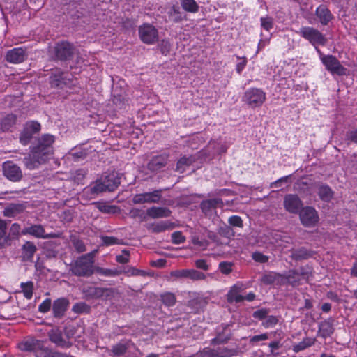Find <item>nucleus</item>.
Listing matches in <instances>:
<instances>
[{
    "label": "nucleus",
    "mask_w": 357,
    "mask_h": 357,
    "mask_svg": "<svg viewBox=\"0 0 357 357\" xmlns=\"http://www.w3.org/2000/svg\"><path fill=\"white\" fill-rule=\"evenodd\" d=\"M169 156V154L164 153L153 157L147 164L148 169L151 172L161 169L167 164Z\"/></svg>",
    "instance_id": "18"
},
{
    "label": "nucleus",
    "mask_w": 357,
    "mask_h": 357,
    "mask_svg": "<svg viewBox=\"0 0 357 357\" xmlns=\"http://www.w3.org/2000/svg\"><path fill=\"white\" fill-rule=\"evenodd\" d=\"M26 208L24 204H10L3 210V215L13 218L22 213Z\"/></svg>",
    "instance_id": "28"
},
{
    "label": "nucleus",
    "mask_w": 357,
    "mask_h": 357,
    "mask_svg": "<svg viewBox=\"0 0 357 357\" xmlns=\"http://www.w3.org/2000/svg\"><path fill=\"white\" fill-rule=\"evenodd\" d=\"M345 139L348 142L357 144V128L347 132Z\"/></svg>",
    "instance_id": "56"
},
{
    "label": "nucleus",
    "mask_w": 357,
    "mask_h": 357,
    "mask_svg": "<svg viewBox=\"0 0 357 357\" xmlns=\"http://www.w3.org/2000/svg\"><path fill=\"white\" fill-rule=\"evenodd\" d=\"M223 202L220 198H213L206 200H204L201 202L200 207L202 211L205 213H209L212 209H215L217 207H222Z\"/></svg>",
    "instance_id": "27"
},
{
    "label": "nucleus",
    "mask_w": 357,
    "mask_h": 357,
    "mask_svg": "<svg viewBox=\"0 0 357 357\" xmlns=\"http://www.w3.org/2000/svg\"><path fill=\"white\" fill-rule=\"evenodd\" d=\"M199 357H216L215 349L206 347L197 353Z\"/></svg>",
    "instance_id": "52"
},
{
    "label": "nucleus",
    "mask_w": 357,
    "mask_h": 357,
    "mask_svg": "<svg viewBox=\"0 0 357 357\" xmlns=\"http://www.w3.org/2000/svg\"><path fill=\"white\" fill-rule=\"evenodd\" d=\"M243 100L252 108L259 107L265 102L266 93L260 89L251 88L245 92Z\"/></svg>",
    "instance_id": "5"
},
{
    "label": "nucleus",
    "mask_w": 357,
    "mask_h": 357,
    "mask_svg": "<svg viewBox=\"0 0 357 357\" xmlns=\"http://www.w3.org/2000/svg\"><path fill=\"white\" fill-rule=\"evenodd\" d=\"M182 8L188 13H197L199 6L195 0H181Z\"/></svg>",
    "instance_id": "38"
},
{
    "label": "nucleus",
    "mask_w": 357,
    "mask_h": 357,
    "mask_svg": "<svg viewBox=\"0 0 357 357\" xmlns=\"http://www.w3.org/2000/svg\"><path fill=\"white\" fill-rule=\"evenodd\" d=\"M95 273L105 276H117L123 273V271L119 269H109L96 266Z\"/></svg>",
    "instance_id": "39"
},
{
    "label": "nucleus",
    "mask_w": 357,
    "mask_h": 357,
    "mask_svg": "<svg viewBox=\"0 0 357 357\" xmlns=\"http://www.w3.org/2000/svg\"><path fill=\"white\" fill-rule=\"evenodd\" d=\"M52 305V301L50 298H46L39 306L38 311L43 313L47 312Z\"/></svg>",
    "instance_id": "58"
},
{
    "label": "nucleus",
    "mask_w": 357,
    "mask_h": 357,
    "mask_svg": "<svg viewBox=\"0 0 357 357\" xmlns=\"http://www.w3.org/2000/svg\"><path fill=\"white\" fill-rule=\"evenodd\" d=\"M161 300L162 303L167 307H172L174 305L176 302L175 295L170 292L161 295Z\"/></svg>",
    "instance_id": "44"
},
{
    "label": "nucleus",
    "mask_w": 357,
    "mask_h": 357,
    "mask_svg": "<svg viewBox=\"0 0 357 357\" xmlns=\"http://www.w3.org/2000/svg\"><path fill=\"white\" fill-rule=\"evenodd\" d=\"M130 252L127 250H122V255H117L116 260L120 264H126L129 261Z\"/></svg>",
    "instance_id": "57"
},
{
    "label": "nucleus",
    "mask_w": 357,
    "mask_h": 357,
    "mask_svg": "<svg viewBox=\"0 0 357 357\" xmlns=\"http://www.w3.org/2000/svg\"><path fill=\"white\" fill-rule=\"evenodd\" d=\"M315 15L318 17L319 22L324 25H327L333 18V15L330 10L325 5H320L315 10Z\"/></svg>",
    "instance_id": "22"
},
{
    "label": "nucleus",
    "mask_w": 357,
    "mask_h": 357,
    "mask_svg": "<svg viewBox=\"0 0 357 357\" xmlns=\"http://www.w3.org/2000/svg\"><path fill=\"white\" fill-rule=\"evenodd\" d=\"M40 344L41 340L31 338L19 343L18 347L21 351L33 352L36 354L37 349L40 348Z\"/></svg>",
    "instance_id": "23"
},
{
    "label": "nucleus",
    "mask_w": 357,
    "mask_h": 357,
    "mask_svg": "<svg viewBox=\"0 0 357 357\" xmlns=\"http://www.w3.org/2000/svg\"><path fill=\"white\" fill-rule=\"evenodd\" d=\"M20 229V226L17 223H14L11 225L10 228V233L9 235L11 236L13 238L17 236L19 234Z\"/></svg>",
    "instance_id": "64"
},
{
    "label": "nucleus",
    "mask_w": 357,
    "mask_h": 357,
    "mask_svg": "<svg viewBox=\"0 0 357 357\" xmlns=\"http://www.w3.org/2000/svg\"><path fill=\"white\" fill-rule=\"evenodd\" d=\"M298 213L302 225L306 227H313L319 221V215L313 207H303Z\"/></svg>",
    "instance_id": "11"
},
{
    "label": "nucleus",
    "mask_w": 357,
    "mask_h": 357,
    "mask_svg": "<svg viewBox=\"0 0 357 357\" xmlns=\"http://www.w3.org/2000/svg\"><path fill=\"white\" fill-rule=\"evenodd\" d=\"M185 241V238L181 231H175L172 234V241L174 244H181Z\"/></svg>",
    "instance_id": "54"
},
{
    "label": "nucleus",
    "mask_w": 357,
    "mask_h": 357,
    "mask_svg": "<svg viewBox=\"0 0 357 357\" xmlns=\"http://www.w3.org/2000/svg\"><path fill=\"white\" fill-rule=\"evenodd\" d=\"M168 17L170 21L175 23H179L183 20H186V15L181 11L178 6H172L167 12Z\"/></svg>",
    "instance_id": "29"
},
{
    "label": "nucleus",
    "mask_w": 357,
    "mask_h": 357,
    "mask_svg": "<svg viewBox=\"0 0 357 357\" xmlns=\"http://www.w3.org/2000/svg\"><path fill=\"white\" fill-rule=\"evenodd\" d=\"M94 252H91L78 257L70 265V271L78 277H90L95 273Z\"/></svg>",
    "instance_id": "2"
},
{
    "label": "nucleus",
    "mask_w": 357,
    "mask_h": 357,
    "mask_svg": "<svg viewBox=\"0 0 357 357\" xmlns=\"http://www.w3.org/2000/svg\"><path fill=\"white\" fill-rule=\"evenodd\" d=\"M299 275L298 271L296 270H291L288 272L287 275H283L282 278H284L286 279V280L291 284H294L295 282H297L298 281V279L297 278V276Z\"/></svg>",
    "instance_id": "49"
},
{
    "label": "nucleus",
    "mask_w": 357,
    "mask_h": 357,
    "mask_svg": "<svg viewBox=\"0 0 357 357\" xmlns=\"http://www.w3.org/2000/svg\"><path fill=\"white\" fill-rule=\"evenodd\" d=\"M23 235H31L38 238H53L59 236V234L55 233L46 234L45 230L41 225H31L29 227H25L22 231Z\"/></svg>",
    "instance_id": "13"
},
{
    "label": "nucleus",
    "mask_w": 357,
    "mask_h": 357,
    "mask_svg": "<svg viewBox=\"0 0 357 357\" xmlns=\"http://www.w3.org/2000/svg\"><path fill=\"white\" fill-rule=\"evenodd\" d=\"M283 206L289 213L298 214L302 209L303 204L297 195L288 194L284 197Z\"/></svg>",
    "instance_id": "12"
},
{
    "label": "nucleus",
    "mask_w": 357,
    "mask_h": 357,
    "mask_svg": "<svg viewBox=\"0 0 357 357\" xmlns=\"http://www.w3.org/2000/svg\"><path fill=\"white\" fill-rule=\"evenodd\" d=\"M26 57V50L22 47H17L13 48L6 53V60L11 63H20L23 62Z\"/></svg>",
    "instance_id": "17"
},
{
    "label": "nucleus",
    "mask_w": 357,
    "mask_h": 357,
    "mask_svg": "<svg viewBox=\"0 0 357 357\" xmlns=\"http://www.w3.org/2000/svg\"><path fill=\"white\" fill-rule=\"evenodd\" d=\"M161 190H156L151 192L135 195L132 198V202L135 204L158 203L161 199Z\"/></svg>",
    "instance_id": "15"
},
{
    "label": "nucleus",
    "mask_w": 357,
    "mask_h": 357,
    "mask_svg": "<svg viewBox=\"0 0 357 357\" xmlns=\"http://www.w3.org/2000/svg\"><path fill=\"white\" fill-rule=\"evenodd\" d=\"M83 294L86 299H98L114 296L115 289L113 288L88 286L83 289Z\"/></svg>",
    "instance_id": "7"
},
{
    "label": "nucleus",
    "mask_w": 357,
    "mask_h": 357,
    "mask_svg": "<svg viewBox=\"0 0 357 357\" xmlns=\"http://www.w3.org/2000/svg\"><path fill=\"white\" fill-rule=\"evenodd\" d=\"M228 222L233 227H243V220L240 216L233 215L229 218Z\"/></svg>",
    "instance_id": "55"
},
{
    "label": "nucleus",
    "mask_w": 357,
    "mask_h": 357,
    "mask_svg": "<svg viewBox=\"0 0 357 357\" xmlns=\"http://www.w3.org/2000/svg\"><path fill=\"white\" fill-rule=\"evenodd\" d=\"M121 178L116 172H112L102 176L96 181L93 187L91 188L92 193H100L105 191L115 190L121 183Z\"/></svg>",
    "instance_id": "3"
},
{
    "label": "nucleus",
    "mask_w": 357,
    "mask_h": 357,
    "mask_svg": "<svg viewBox=\"0 0 357 357\" xmlns=\"http://www.w3.org/2000/svg\"><path fill=\"white\" fill-rule=\"evenodd\" d=\"M2 168L3 175L13 182L20 181L23 176L20 167L11 161L5 162Z\"/></svg>",
    "instance_id": "14"
},
{
    "label": "nucleus",
    "mask_w": 357,
    "mask_h": 357,
    "mask_svg": "<svg viewBox=\"0 0 357 357\" xmlns=\"http://www.w3.org/2000/svg\"><path fill=\"white\" fill-rule=\"evenodd\" d=\"M72 310L75 313L81 314V313H89L91 310V307L84 302H80L75 304L73 306Z\"/></svg>",
    "instance_id": "46"
},
{
    "label": "nucleus",
    "mask_w": 357,
    "mask_h": 357,
    "mask_svg": "<svg viewBox=\"0 0 357 357\" xmlns=\"http://www.w3.org/2000/svg\"><path fill=\"white\" fill-rule=\"evenodd\" d=\"M73 245L75 249L78 252H83L86 250V247L82 241L75 239L73 241Z\"/></svg>",
    "instance_id": "62"
},
{
    "label": "nucleus",
    "mask_w": 357,
    "mask_h": 357,
    "mask_svg": "<svg viewBox=\"0 0 357 357\" xmlns=\"http://www.w3.org/2000/svg\"><path fill=\"white\" fill-rule=\"evenodd\" d=\"M158 47L162 54L167 55L171 50V44L167 40H162Z\"/></svg>",
    "instance_id": "53"
},
{
    "label": "nucleus",
    "mask_w": 357,
    "mask_h": 357,
    "mask_svg": "<svg viewBox=\"0 0 357 357\" xmlns=\"http://www.w3.org/2000/svg\"><path fill=\"white\" fill-rule=\"evenodd\" d=\"M69 301L67 298H60L55 300L52 304L53 314L55 318H61L64 316L68 307Z\"/></svg>",
    "instance_id": "20"
},
{
    "label": "nucleus",
    "mask_w": 357,
    "mask_h": 357,
    "mask_svg": "<svg viewBox=\"0 0 357 357\" xmlns=\"http://www.w3.org/2000/svg\"><path fill=\"white\" fill-rule=\"evenodd\" d=\"M290 178H291V175L282 177V178L278 179L277 181H275V182L272 183L271 184V187H272V188L273 187H276V188L281 187L282 184L283 183H288L289 181Z\"/></svg>",
    "instance_id": "63"
},
{
    "label": "nucleus",
    "mask_w": 357,
    "mask_h": 357,
    "mask_svg": "<svg viewBox=\"0 0 357 357\" xmlns=\"http://www.w3.org/2000/svg\"><path fill=\"white\" fill-rule=\"evenodd\" d=\"M234 266V262L231 261H221L219 264L218 268L220 271L225 275H229L233 271V267Z\"/></svg>",
    "instance_id": "47"
},
{
    "label": "nucleus",
    "mask_w": 357,
    "mask_h": 357,
    "mask_svg": "<svg viewBox=\"0 0 357 357\" xmlns=\"http://www.w3.org/2000/svg\"><path fill=\"white\" fill-rule=\"evenodd\" d=\"M252 258L254 261L258 263H267L269 260V257L264 255L260 252H254L252 254Z\"/></svg>",
    "instance_id": "50"
},
{
    "label": "nucleus",
    "mask_w": 357,
    "mask_h": 357,
    "mask_svg": "<svg viewBox=\"0 0 357 357\" xmlns=\"http://www.w3.org/2000/svg\"><path fill=\"white\" fill-rule=\"evenodd\" d=\"M139 36L141 40L147 45H152L158 40V31L157 29L145 23L139 27Z\"/></svg>",
    "instance_id": "10"
},
{
    "label": "nucleus",
    "mask_w": 357,
    "mask_h": 357,
    "mask_svg": "<svg viewBox=\"0 0 357 357\" xmlns=\"http://www.w3.org/2000/svg\"><path fill=\"white\" fill-rule=\"evenodd\" d=\"M227 325L225 326L223 328V331H225L227 328ZM223 333L224 331L218 332L217 336L211 340V344L218 345L221 344H226L227 342H228V341L230 340L231 338V335L228 334L226 337H222V333Z\"/></svg>",
    "instance_id": "41"
},
{
    "label": "nucleus",
    "mask_w": 357,
    "mask_h": 357,
    "mask_svg": "<svg viewBox=\"0 0 357 357\" xmlns=\"http://www.w3.org/2000/svg\"><path fill=\"white\" fill-rule=\"evenodd\" d=\"M97 208L102 213L107 214H114L119 212L120 209L118 206L114 205H108L105 203L99 202L97 204Z\"/></svg>",
    "instance_id": "40"
},
{
    "label": "nucleus",
    "mask_w": 357,
    "mask_h": 357,
    "mask_svg": "<svg viewBox=\"0 0 357 357\" xmlns=\"http://www.w3.org/2000/svg\"><path fill=\"white\" fill-rule=\"evenodd\" d=\"M208 151V157L213 158L215 155L224 153L227 151V147L224 145H220L215 142H210L207 146Z\"/></svg>",
    "instance_id": "33"
},
{
    "label": "nucleus",
    "mask_w": 357,
    "mask_h": 357,
    "mask_svg": "<svg viewBox=\"0 0 357 357\" xmlns=\"http://www.w3.org/2000/svg\"><path fill=\"white\" fill-rule=\"evenodd\" d=\"M282 277V275L274 272L264 274L260 279L261 283L266 285H270L275 283L280 278Z\"/></svg>",
    "instance_id": "35"
},
{
    "label": "nucleus",
    "mask_w": 357,
    "mask_h": 357,
    "mask_svg": "<svg viewBox=\"0 0 357 357\" xmlns=\"http://www.w3.org/2000/svg\"><path fill=\"white\" fill-rule=\"evenodd\" d=\"M238 353V349L219 347L217 349H215L216 357H232L236 356Z\"/></svg>",
    "instance_id": "37"
},
{
    "label": "nucleus",
    "mask_w": 357,
    "mask_h": 357,
    "mask_svg": "<svg viewBox=\"0 0 357 357\" xmlns=\"http://www.w3.org/2000/svg\"><path fill=\"white\" fill-rule=\"evenodd\" d=\"M290 257L295 261L306 260L311 258L315 254V252L308 250L305 247L300 248H292L291 250Z\"/></svg>",
    "instance_id": "21"
},
{
    "label": "nucleus",
    "mask_w": 357,
    "mask_h": 357,
    "mask_svg": "<svg viewBox=\"0 0 357 357\" xmlns=\"http://www.w3.org/2000/svg\"><path fill=\"white\" fill-rule=\"evenodd\" d=\"M297 33L314 46L325 45L327 41L324 35L314 27L302 26Z\"/></svg>",
    "instance_id": "4"
},
{
    "label": "nucleus",
    "mask_w": 357,
    "mask_h": 357,
    "mask_svg": "<svg viewBox=\"0 0 357 357\" xmlns=\"http://www.w3.org/2000/svg\"><path fill=\"white\" fill-rule=\"evenodd\" d=\"M47 335L49 340L59 347L63 349L70 348L73 345L72 342L64 340L62 332L59 328L51 329L47 333Z\"/></svg>",
    "instance_id": "16"
},
{
    "label": "nucleus",
    "mask_w": 357,
    "mask_h": 357,
    "mask_svg": "<svg viewBox=\"0 0 357 357\" xmlns=\"http://www.w3.org/2000/svg\"><path fill=\"white\" fill-rule=\"evenodd\" d=\"M196 159L194 156L181 157L176 163L175 171L179 173H183L187 167L190 166L195 162Z\"/></svg>",
    "instance_id": "32"
},
{
    "label": "nucleus",
    "mask_w": 357,
    "mask_h": 357,
    "mask_svg": "<svg viewBox=\"0 0 357 357\" xmlns=\"http://www.w3.org/2000/svg\"><path fill=\"white\" fill-rule=\"evenodd\" d=\"M130 340L120 342L114 345L112 348V351L114 356H121L124 355L128 349L129 348Z\"/></svg>",
    "instance_id": "34"
},
{
    "label": "nucleus",
    "mask_w": 357,
    "mask_h": 357,
    "mask_svg": "<svg viewBox=\"0 0 357 357\" xmlns=\"http://www.w3.org/2000/svg\"><path fill=\"white\" fill-rule=\"evenodd\" d=\"M41 126L36 121H29L24 123L20 135V142L22 145H27L35 134L40 132Z\"/></svg>",
    "instance_id": "9"
},
{
    "label": "nucleus",
    "mask_w": 357,
    "mask_h": 357,
    "mask_svg": "<svg viewBox=\"0 0 357 357\" xmlns=\"http://www.w3.org/2000/svg\"><path fill=\"white\" fill-rule=\"evenodd\" d=\"M49 79L52 88L63 89L67 84L64 73L61 69L56 68L52 72Z\"/></svg>",
    "instance_id": "19"
},
{
    "label": "nucleus",
    "mask_w": 357,
    "mask_h": 357,
    "mask_svg": "<svg viewBox=\"0 0 357 357\" xmlns=\"http://www.w3.org/2000/svg\"><path fill=\"white\" fill-rule=\"evenodd\" d=\"M20 287L24 297L27 299H31L33 296V282L31 281L22 282Z\"/></svg>",
    "instance_id": "43"
},
{
    "label": "nucleus",
    "mask_w": 357,
    "mask_h": 357,
    "mask_svg": "<svg viewBox=\"0 0 357 357\" xmlns=\"http://www.w3.org/2000/svg\"><path fill=\"white\" fill-rule=\"evenodd\" d=\"M56 352L52 351L48 347L44 346V342L41 341L40 348L37 349L35 355L36 357H54Z\"/></svg>",
    "instance_id": "42"
},
{
    "label": "nucleus",
    "mask_w": 357,
    "mask_h": 357,
    "mask_svg": "<svg viewBox=\"0 0 357 357\" xmlns=\"http://www.w3.org/2000/svg\"><path fill=\"white\" fill-rule=\"evenodd\" d=\"M16 121L17 116L13 114H8L1 119L0 129L3 132L8 131L14 125H15Z\"/></svg>",
    "instance_id": "30"
},
{
    "label": "nucleus",
    "mask_w": 357,
    "mask_h": 357,
    "mask_svg": "<svg viewBox=\"0 0 357 357\" xmlns=\"http://www.w3.org/2000/svg\"><path fill=\"white\" fill-rule=\"evenodd\" d=\"M22 260L24 261H32L33 257L37 251V248L33 242L26 241L22 245Z\"/></svg>",
    "instance_id": "25"
},
{
    "label": "nucleus",
    "mask_w": 357,
    "mask_h": 357,
    "mask_svg": "<svg viewBox=\"0 0 357 357\" xmlns=\"http://www.w3.org/2000/svg\"><path fill=\"white\" fill-rule=\"evenodd\" d=\"M75 47L67 41L57 43L54 47V59L66 61L73 59Z\"/></svg>",
    "instance_id": "6"
},
{
    "label": "nucleus",
    "mask_w": 357,
    "mask_h": 357,
    "mask_svg": "<svg viewBox=\"0 0 357 357\" xmlns=\"http://www.w3.org/2000/svg\"><path fill=\"white\" fill-rule=\"evenodd\" d=\"M188 278L193 280H204L206 278L205 275L195 269H188Z\"/></svg>",
    "instance_id": "48"
},
{
    "label": "nucleus",
    "mask_w": 357,
    "mask_h": 357,
    "mask_svg": "<svg viewBox=\"0 0 357 357\" xmlns=\"http://www.w3.org/2000/svg\"><path fill=\"white\" fill-rule=\"evenodd\" d=\"M314 343V340L310 338H306L303 340L302 342L296 344L293 347V350L295 352H299L302 350L305 349L306 348L313 345Z\"/></svg>",
    "instance_id": "45"
},
{
    "label": "nucleus",
    "mask_w": 357,
    "mask_h": 357,
    "mask_svg": "<svg viewBox=\"0 0 357 357\" xmlns=\"http://www.w3.org/2000/svg\"><path fill=\"white\" fill-rule=\"evenodd\" d=\"M172 228V223L166 221H161L155 224H152L149 229L153 233H160Z\"/></svg>",
    "instance_id": "36"
},
{
    "label": "nucleus",
    "mask_w": 357,
    "mask_h": 357,
    "mask_svg": "<svg viewBox=\"0 0 357 357\" xmlns=\"http://www.w3.org/2000/svg\"><path fill=\"white\" fill-rule=\"evenodd\" d=\"M317 194L322 201L329 202L333 199L334 192L328 185L321 184L318 187Z\"/></svg>",
    "instance_id": "31"
},
{
    "label": "nucleus",
    "mask_w": 357,
    "mask_h": 357,
    "mask_svg": "<svg viewBox=\"0 0 357 357\" xmlns=\"http://www.w3.org/2000/svg\"><path fill=\"white\" fill-rule=\"evenodd\" d=\"M261 26L264 29L270 31L273 26V19L268 16L261 17Z\"/></svg>",
    "instance_id": "51"
},
{
    "label": "nucleus",
    "mask_w": 357,
    "mask_h": 357,
    "mask_svg": "<svg viewBox=\"0 0 357 357\" xmlns=\"http://www.w3.org/2000/svg\"><path fill=\"white\" fill-rule=\"evenodd\" d=\"M188 269H180L171 272V275L176 278H188Z\"/></svg>",
    "instance_id": "59"
},
{
    "label": "nucleus",
    "mask_w": 357,
    "mask_h": 357,
    "mask_svg": "<svg viewBox=\"0 0 357 357\" xmlns=\"http://www.w3.org/2000/svg\"><path fill=\"white\" fill-rule=\"evenodd\" d=\"M54 137L50 134L42 135L36 145L31 147L30 153L23 159L24 166L29 169L38 168L45 163L53 155Z\"/></svg>",
    "instance_id": "1"
},
{
    "label": "nucleus",
    "mask_w": 357,
    "mask_h": 357,
    "mask_svg": "<svg viewBox=\"0 0 357 357\" xmlns=\"http://www.w3.org/2000/svg\"><path fill=\"white\" fill-rule=\"evenodd\" d=\"M269 312L268 310L266 309H260L256 310L253 312V317L255 319H258L259 320L264 319L266 318Z\"/></svg>",
    "instance_id": "61"
},
{
    "label": "nucleus",
    "mask_w": 357,
    "mask_h": 357,
    "mask_svg": "<svg viewBox=\"0 0 357 357\" xmlns=\"http://www.w3.org/2000/svg\"><path fill=\"white\" fill-rule=\"evenodd\" d=\"M333 321L334 320L332 318H329L319 324L318 333L322 337L326 338L333 333Z\"/></svg>",
    "instance_id": "26"
},
{
    "label": "nucleus",
    "mask_w": 357,
    "mask_h": 357,
    "mask_svg": "<svg viewBox=\"0 0 357 357\" xmlns=\"http://www.w3.org/2000/svg\"><path fill=\"white\" fill-rule=\"evenodd\" d=\"M102 243L106 245L120 244L119 240L114 236H102Z\"/></svg>",
    "instance_id": "60"
},
{
    "label": "nucleus",
    "mask_w": 357,
    "mask_h": 357,
    "mask_svg": "<svg viewBox=\"0 0 357 357\" xmlns=\"http://www.w3.org/2000/svg\"><path fill=\"white\" fill-rule=\"evenodd\" d=\"M321 61L326 69L333 75H344L347 73V68H344L338 59L333 55H322Z\"/></svg>",
    "instance_id": "8"
},
{
    "label": "nucleus",
    "mask_w": 357,
    "mask_h": 357,
    "mask_svg": "<svg viewBox=\"0 0 357 357\" xmlns=\"http://www.w3.org/2000/svg\"><path fill=\"white\" fill-rule=\"evenodd\" d=\"M172 212L167 207L152 206L146 210V214L151 218H167Z\"/></svg>",
    "instance_id": "24"
}]
</instances>
